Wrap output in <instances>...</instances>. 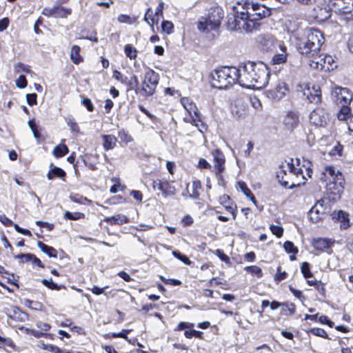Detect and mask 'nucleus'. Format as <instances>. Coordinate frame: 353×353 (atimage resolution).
<instances>
[{
    "instance_id": "nucleus-34",
    "label": "nucleus",
    "mask_w": 353,
    "mask_h": 353,
    "mask_svg": "<svg viewBox=\"0 0 353 353\" xmlns=\"http://www.w3.org/2000/svg\"><path fill=\"white\" fill-rule=\"evenodd\" d=\"M65 175V172L57 167L52 168L47 174V177L49 180L53 179L54 177H62Z\"/></svg>"
},
{
    "instance_id": "nucleus-44",
    "label": "nucleus",
    "mask_w": 353,
    "mask_h": 353,
    "mask_svg": "<svg viewBox=\"0 0 353 353\" xmlns=\"http://www.w3.org/2000/svg\"><path fill=\"white\" fill-rule=\"evenodd\" d=\"M245 270L252 274L257 276L259 278L261 277L263 275L261 269L256 265L248 266L245 268Z\"/></svg>"
},
{
    "instance_id": "nucleus-52",
    "label": "nucleus",
    "mask_w": 353,
    "mask_h": 353,
    "mask_svg": "<svg viewBox=\"0 0 353 353\" xmlns=\"http://www.w3.org/2000/svg\"><path fill=\"white\" fill-rule=\"evenodd\" d=\"M185 101H188V99H187V98L182 99L181 103H182L184 108L188 112L189 116H192V111L194 110H196V106L194 103H188L186 105V104H185Z\"/></svg>"
},
{
    "instance_id": "nucleus-55",
    "label": "nucleus",
    "mask_w": 353,
    "mask_h": 353,
    "mask_svg": "<svg viewBox=\"0 0 353 353\" xmlns=\"http://www.w3.org/2000/svg\"><path fill=\"white\" fill-rule=\"evenodd\" d=\"M15 82L17 87L19 88H24L27 86V80L24 75H20Z\"/></svg>"
},
{
    "instance_id": "nucleus-13",
    "label": "nucleus",
    "mask_w": 353,
    "mask_h": 353,
    "mask_svg": "<svg viewBox=\"0 0 353 353\" xmlns=\"http://www.w3.org/2000/svg\"><path fill=\"white\" fill-rule=\"evenodd\" d=\"M326 207L324 206V201L319 200L310 209L309 212V217L314 223L321 221L326 213Z\"/></svg>"
},
{
    "instance_id": "nucleus-26",
    "label": "nucleus",
    "mask_w": 353,
    "mask_h": 353,
    "mask_svg": "<svg viewBox=\"0 0 353 353\" xmlns=\"http://www.w3.org/2000/svg\"><path fill=\"white\" fill-rule=\"evenodd\" d=\"M340 110L337 113V118L340 121H345L347 123L349 121V117L350 116V108L348 105H342L339 106Z\"/></svg>"
},
{
    "instance_id": "nucleus-8",
    "label": "nucleus",
    "mask_w": 353,
    "mask_h": 353,
    "mask_svg": "<svg viewBox=\"0 0 353 353\" xmlns=\"http://www.w3.org/2000/svg\"><path fill=\"white\" fill-rule=\"evenodd\" d=\"M280 184L287 188L292 189L294 187L299 186L301 183H304V180L301 178L300 175L294 173L290 170L285 169L284 165H281L280 171L276 175Z\"/></svg>"
},
{
    "instance_id": "nucleus-41",
    "label": "nucleus",
    "mask_w": 353,
    "mask_h": 353,
    "mask_svg": "<svg viewBox=\"0 0 353 353\" xmlns=\"http://www.w3.org/2000/svg\"><path fill=\"white\" fill-rule=\"evenodd\" d=\"M309 332L315 336H321V337L325 338V339H329L327 332L322 328H319V327L311 328Z\"/></svg>"
},
{
    "instance_id": "nucleus-28",
    "label": "nucleus",
    "mask_w": 353,
    "mask_h": 353,
    "mask_svg": "<svg viewBox=\"0 0 353 353\" xmlns=\"http://www.w3.org/2000/svg\"><path fill=\"white\" fill-rule=\"evenodd\" d=\"M330 243L329 240L323 238L315 239L312 241L313 247L318 250H324L330 246Z\"/></svg>"
},
{
    "instance_id": "nucleus-1",
    "label": "nucleus",
    "mask_w": 353,
    "mask_h": 353,
    "mask_svg": "<svg viewBox=\"0 0 353 353\" xmlns=\"http://www.w3.org/2000/svg\"><path fill=\"white\" fill-rule=\"evenodd\" d=\"M256 3L245 1L233 6V13L228 16V28L234 31L251 32L258 30L261 23L255 21Z\"/></svg>"
},
{
    "instance_id": "nucleus-31",
    "label": "nucleus",
    "mask_w": 353,
    "mask_h": 353,
    "mask_svg": "<svg viewBox=\"0 0 353 353\" xmlns=\"http://www.w3.org/2000/svg\"><path fill=\"white\" fill-rule=\"evenodd\" d=\"M237 184L239 189L244 193L247 198L250 199L255 205H256V200L251 190L247 187L245 183L243 181H239Z\"/></svg>"
},
{
    "instance_id": "nucleus-9",
    "label": "nucleus",
    "mask_w": 353,
    "mask_h": 353,
    "mask_svg": "<svg viewBox=\"0 0 353 353\" xmlns=\"http://www.w3.org/2000/svg\"><path fill=\"white\" fill-rule=\"evenodd\" d=\"M288 91L287 83L276 78L274 81L272 88L265 91V95L270 99L279 101L283 98Z\"/></svg>"
},
{
    "instance_id": "nucleus-18",
    "label": "nucleus",
    "mask_w": 353,
    "mask_h": 353,
    "mask_svg": "<svg viewBox=\"0 0 353 353\" xmlns=\"http://www.w3.org/2000/svg\"><path fill=\"white\" fill-rule=\"evenodd\" d=\"M190 118H187L186 120L190 121L192 125H195L198 128V130L203 132V129H205V125L203 123L201 119V115L198 110V108H196V110L192 111V115L189 116Z\"/></svg>"
},
{
    "instance_id": "nucleus-36",
    "label": "nucleus",
    "mask_w": 353,
    "mask_h": 353,
    "mask_svg": "<svg viewBox=\"0 0 353 353\" xmlns=\"http://www.w3.org/2000/svg\"><path fill=\"white\" fill-rule=\"evenodd\" d=\"M85 217V214L83 213L79 212H70L66 211L64 213V218L70 220H78L80 219H83Z\"/></svg>"
},
{
    "instance_id": "nucleus-7",
    "label": "nucleus",
    "mask_w": 353,
    "mask_h": 353,
    "mask_svg": "<svg viewBox=\"0 0 353 353\" xmlns=\"http://www.w3.org/2000/svg\"><path fill=\"white\" fill-rule=\"evenodd\" d=\"M159 75L153 70L149 69L144 74L141 82V88L139 93L141 96L148 97L152 96L159 83Z\"/></svg>"
},
{
    "instance_id": "nucleus-10",
    "label": "nucleus",
    "mask_w": 353,
    "mask_h": 353,
    "mask_svg": "<svg viewBox=\"0 0 353 353\" xmlns=\"http://www.w3.org/2000/svg\"><path fill=\"white\" fill-rule=\"evenodd\" d=\"M332 95L335 103L338 106H342V105H348L352 101V94L346 88H334L332 92Z\"/></svg>"
},
{
    "instance_id": "nucleus-3",
    "label": "nucleus",
    "mask_w": 353,
    "mask_h": 353,
    "mask_svg": "<svg viewBox=\"0 0 353 353\" xmlns=\"http://www.w3.org/2000/svg\"><path fill=\"white\" fill-rule=\"evenodd\" d=\"M294 39L298 51L307 57H314L324 43L323 34L313 28L297 31L294 35Z\"/></svg>"
},
{
    "instance_id": "nucleus-42",
    "label": "nucleus",
    "mask_w": 353,
    "mask_h": 353,
    "mask_svg": "<svg viewBox=\"0 0 353 353\" xmlns=\"http://www.w3.org/2000/svg\"><path fill=\"white\" fill-rule=\"evenodd\" d=\"M201 185L200 181H193V183H192L193 191H192V193H191L190 194V197H192L194 199H198L199 196V190L201 188Z\"/></svg>"
},
{
    "instance_id": "nucleus-33",
    "label": "nucleus",
    "mask_w": 353,
    "mask_h": 353,
    "mask_svg": "<svg viewBox=\"0 0 353 353\" xmlns=\"http://www.w3.org/2000/svg\"><path fill=\"white\" fill-rule=\"evenodd\" d=\"M214 167L217 170L219 173H221L224 170L225 158L224 156H214Z\"/></svg>"
},
{
    "instance_id": "nucleus-47",
    "label": "nucleus",
    "mask_w": 353,
    "mask_h": 353,
    "mask_svg": "<svg viewBox=\"0 0 353 353\" xmlns=\"http://www.w3.org/2000/svg\"><path fill=\"white\" fill-rule=\"evenodd\" d=\"M301 269L305 278L309 279L312 277V273L310 270V265L307 262L303 263Z\"/></svg>"
},
{
    "instance_id": "nucleus-15",
    "label": "nucleus",
    "mask_w": 353,
    "mask_h": 353,
    "mask_svg": "<svg viewBox=\"0 0 353 353\" xmlns=\"http://www.w3.org/2000/svg\"><path fill=\"white\" fill-rule=\"evenodd\" d=\"M327 115L321 108L314 110L310 115V123L316 126H323L326 124Z\"/></svg>"
},
{
    "instance_id": "nucleus-64",
    "label": "nucleus",
    "mask_w": 353,
    "mask_h": 353,
    "mask_svg": "<svg viewBox=\"0 0 353 353\" xmlns=\"http://www.w3.org/2000/svg\"><path fill=\"white\" fill-rule=\"evenodd\" d=\"M0 222L5 226H11L13 224L12 221L8 219L5 214H0Z\"/></svg>"
},
{
    "instance_id": "nucleus-5",
    "label": "nucleus",
    "mask_w": 353,
    "mask_h": 353,
    "mask_svg": "<svg viewBox=\"0 0 353 353\" xmlns=\"http://www.w3.org/2000/svg\"><path fill=\"white\" fill-rule=\"evenodd\" d=\"M239 70L235 67L223 66L214 70L211 74L212 87L222 90L239 83Z\"/></svg>"
},
{
    "instance_id": "nucleus-63",
    "label": "nucleus",
    "mask_w": 353,
    "mask_h": 353,
    "mask_svg": "<svg viewBox=\"0 0 353 353\" xmlns=\"http://www.w3.org/2000/svg\"><path fill=\"white\" fill-rule=\"evenodd\" d=\"M128 85L131 89H137L139 85V80L136 75H133L131 77L130 81L128 83Z\"/></svg>"
},
{
    "instance_id": "nucleus-40",
    "label": "nucleus",
    "mask_w": 353,
    "mask_h": 353,
    "mask_svg": "<svg viewBox=\"0 0 353 353\" xmlns=\"http://www.w3.org/2000/svg\"><path fill=\"white\" fill-rule=\"evenodd\" d=\"M68 152L69 150L68 147L63 143H60L54 147L53 150V154H66Z\"/></svg>"
},
{
    "instance_id": "nucleus-12",
    "label": "nucleus",
    "mask_w": 353,
    "mask_h": 353,
    "mask_svg": "<svg viewBox=\"0 0 353 353\" xmlns=\"http://www.w3.org/2000/svg\"><path fill=\"white\" fill-rule=\"evenodd\" d=\"M282 124L283 129L289 132H292L299 124V115L296 111H288L283 117Z\"/></svg>"
},
{
    "instance_id": "nucleus-22",
    "label": "nucleus",
    "mask_w": 353,
    "mask_h": 353,
    "mask_svg": "<svg viewBox=\"0 0 353 353\" xmlns=\"http://www.w3.org/2000/svg\"><path fill=\"white\" fill-rule=\"evenodd\" d=\"M103 221L109 223L112 225H122L123 223H128L130 219L125 215L119 214L111 217H105L104 218Z\"/></svg>"
},
{
    "instance_id": "nucleus-16",
    "label": "nucleus",
    "mask_w": 353,
    "mask_h": 353,
    "mask_svg": "<svg viewBox=\"0 0 353 353\" xmlns=\"http://www.w3.org/2000/svg\"><path fill=\"white\" fill-rule=\"evenodd\" d=\"M303 95L310 103L317 104L321 101V91L319 85L307 86L303 91Z\"/></svg>"
},
{
    "instance_id": "nucleus-20",
    "label": "nucleus",
    "mask_w": 353,
    "mask_h": 353,
    "mask_svg": "<svg viewBox=\"0 0 353 353\" xmlns=\"http://www.w3.org/2000/svg\"><path fill=\"white\" fill-rule=\"evenodd\" d=\"M255 21L259 22V20L264 19L270 15L271 11L269 8L263 5L256 3Z\"/></svg>"
},
{
    "instance_id": "nucleus-50",
    "label": "nucleus",
    "mask_w": 353,
    "mask_h": 353,
    "mask_svg": "<svg viewBox=\"0 0 353 353\" xmlns=\"http://www.w3.org/2000/svg\"><path fill=\"white\" fill-rule=\"evenodd\" d=\"M270 229L276 237H281L283 233V228L280 225H271Z\"/></svg>"
},
{
    "instance_id": "nucleus-54",
    "label": "nucleus",
    "mask_w": 353,
    "mask_h": 353,
    "mask_svg": "<svg viewBox=\"0 0 353 353\" xmlns=\"http://www.w3.org/2000/svg\"><path fill=\"white\" fill-rule=\"evenodd\" d=\"M70 199L75 203L81 204H85L86 203L90 202V201L88 200L87 198L79 196V195L70 196Z\"/></svg>"
},
{
    "instance_id": "nucleus-21",
    "label": "nucleus",
    "mask_w": 353,
    "mask_h": 353,
    "mask_svg": "<svg viewBox=\"0 0 353 353\" xmlns=\"http://www.w3.org/2000/svg\"><path fill=\"white\" fill-rule=\"evenodd\" d=\"M159 190L164 196H172L176 193V188L168 181L158 182Z\"/></svg>"
},
{
    "instance_id": "nucleus-53",
    "label": "nucleus",
    "mask_w": 353,
    "mask_h": 353,
    "mask_svg": "<svg viewBox=\"0 0 353 353\" xmlns=\"http://www.w3.org/2000/svg\"><path fill=\"white\" fill-rule=\"evenodd\" d=\"M41 283L45 286H46L47 288H48L50 290H59L60 289V288L58 286V285L57 283H54L52 281V279L48 281V280H47L46 279H43L41 280Z\"/></svg>"
},
{
    "instance_id": "nucleus-29",
    "label": "nucleus",
    "mask_w": 353,
    "mask_h": 353,
    "mask_svg": "<svg viewBox=\"0 0 353 353\" xmlns=\"http://www.w3.org/2000/svg\"><path fill=\"white\" fill-rule=\"evenodd\" d=\"M103 141V147L105 150L112 149L117 143V138L111 134L103 135L102 137Z\"/></svg>"
},
{
    "instance_id": "nucleus-45",
    "label": "nucleus",
    "mask_w": 353,
    "mask_h": 353,
    "mask_svg": "<svg viewBox=\"0 0 353 353\" xmlns=\"http://www.w3.org/2000/svg\"><path fill=\"white\" fill-rule=\"evenodd\" d=\"M172 254L174 257L177 258L179 260L181 261L186 265H190L192 263V261L187 256L182 254L178 251H172Z\"/></svg>"
},
{
    "instance_id": "nucleus-17",
    "label": "nucleus",
    "mask_w": 353,
    "mask_h": 353,
    "mask_svg": "<svg viewBox=\"0 0 353 353\" xmlns=\"http://www.w3.org/2000/svg\"><path fill=\"white\" fill-rule=\"evenodd\" d=\"M332 219L341 223L340 227L346 229L350 226L349 214L343 210L334 211L332 214Z\"/></svg>"
},
{
    "instance_id": "nucleus-56",
    "label": "nucleus",
    "mask_w": 353,
    "mask_h": 353,
    "mask_svg": "<svg viewBox=\"0 0 353 353\" xmlns=\"http://www.w3.org/2000/svg\"><path fill=\"white\" fill-rule=\"evenodd\" d=\"M160 279L165 284H170L172 285H180L181 284V281L178 279H165L162 276L160 277Z\"/></svg>"
},
{
    "instance_id": "nucleus-43",
    "label": "nucleus",
    "mask_w": 353,
    "mask_h": 353,
    "mask_svg": "<svg viewBox=\"0 0 353 353\" xmlns=\"http://www.w3.org/2000/svg\"><path fill=\"white\" fill-rule=\"evenodd\" d=\"M283 248L288 253L293 254L294 255L298 252V249L294 245L293 243L291 241H285L283 244Z\"/></svg>"
},
{
    "instance_id": "nucleus-24",
    "label": "nucleus",
    "mask_w": 353,
    "mask_h": 353,
    "mask_svg": "<svg viewBox=\"0 0 353 353\" xmlns=\"http://www.w3.org/2000/svg\"><path fill=\"white\" fill-rule=\"evenodd\" d=\"M53 17L54 18H66L72 12L71 9L62 6L53 7Z\"/></svg>"
},
{
    "instance_id": "nucleus-14",
    "label": "nucleus",
    "mask_w": 353,
    "mask_h": 353,
    "mask_svg": "<svg viewBox=\"0 0 353 353\" xmlns=\"http://www.w3.org/2000/svg\"><path fill=\"white\" fill-rule=\"evenodd\" d=\"M301 163V156L296 157L295 158L289 157L285 160V163L282 165L285 166V169L290 170L294 173L298 174L301 176L302 179H305V176L303 175V169L301 168L300 164Z\"/></svg>"
},
{
    "instance_id": "nucleus-48",
    "label": "nucleus",
    "mask_w": 353,
    "mask_h": 353,
    "mask_svg": "<svg viewBox=\"0 0 353 353\" xmlns=\"http://www.w3.org/2000/svg\"><path fill=\"white\" fill-rule=\"evenodd\" d=\"M14 70L17 73H19L20 72V70H21L26 73H30V72H31L29 65H26L21 62L17 63L14 65Z\"/></svg>"
},
{
    "instance_id": "nucleus-61",
    "label": "nucleus",
    "mask_w": 353,
    "mask_h": 353,
    "mask_svg": "<svg viewBox=\"0 0 353 353\" xmlns=\"http://www.w3.org/2000/svg\"><path fill=\"white\" fill-rule=\"evenodd\" d=\"M37 327L40 329L41 332H47L50 329V325L45 322L38 321L37 323Z\"/></svg>"
},
{
    "instance_id": "nucleus-62",
    "label": "nucleus",
    "mask_w": 353,
    "mask_h": 353,
    "mask_svg": "<svg viewBox=\"0 0 353 353\" xmlns=\"http://www.w3.org/2000/svg\"><path fill=\"white\" fill-rule=\"evenodd\" d=\"M28 125H29L30 128L31 129V130L32 131L34 136L35 137H38L39 134L38 132L37 126L35 121L34 120H30L28 121Z\"/></svg>"
},
{
    "instance_id": "nucleus-27",
    "label": "nucleus",
    "mask_w": 353,
    "mask_h": 353,
    "mask_svg": "<svg viewBox=\"0 0 353 353\" xmlns=\"http://www.w3.org/2000/svg\"><path fill=\"white\" fill-rule=\"evenodd\" d=\"M37 246L48 256L54 258L57 257V252L54 248L48 246L41 241L37 242Z\"/></svg>"
},
{
    "instance_id": "nucleus-38",
    "label": "nucleus",
    "mask_w": 353,
    "mask_h": 353,
    "mask_svg": "<svg viewBox=\"0 0 353 353\" xmlns=\"http://www.w3.org/2000/svg\"><path fill=\"white\" fill-rule=\"evenodd\" d=\"M237 105H241V108L240 110H235L234 107H232V112L234 114H236V115L239 117H243L244 114H245V105L243 104V102L241 101V100L240 99H237L236 101H234V106Z\"/></svg>"
},
{
    "instance_id": "nucleus-57",
    "label": "nucleus",
    "mask_w": 353,
    "mask_h": 353,
    "mask_svg": "<svg viewBox=\"0 0 353 353\" xmlns=\"http://www.w3.org/2000/svg\"><path fill=\"white\" fill-rule=\"evenodd\" d=\"M66 122L72 132H78L79 131V126L73 119H68Z\"/></svg>"
},
{
    "instance_id": "nucleus-58",
    "label": "nucleus",
    "mask_w": 353,
    "mask_h": 353,
    "mask_svg": "<svg viewBox=\"0 0 353 353\" xmlns=\"http://www.w3.org/2000/svg\"><path fill=\"white\" fill-rule=\"evenodd\" d=\"M37 94L35 93L27 94L26 101L30 105H32L37 103Z\"/></svg>"
},
{
    "instance_id": "nucleus-2",
    "label": "nucleus",
    "mask_w": 353,
    "mask_h": 353,
    "mask_svg": "<svg viewBox=\"0 0 353 353\" xmlns=\"http://www.w3.org/2000/svg\"><path fill=\"white\" fill-rule=\"evenodd\" d=\"M239 84L245 88L261 89L268 83L270 72L263 62L248 61L240 65Z\"/></svg>"
},
{
    "instance_id": "nucleus-39",
    "label": "nucleus",
    "mask_w": 353,
    "mask_h": 353,
    "mask_svg": "<svg viewBox=\"0 0 353 353\" xmlns=\"http://www.w3.org/2000/svg\"><path fill=\"white\" fill-rule=\"evenodd\" d=\"M38 346L43 350L53 352V353H59V347L54 346L53 345H48L45 344L43 341H39Z\"/></svg>"
},
{
    "instance_id": "nucleus-23",
    "label": "nucleus",
    "mask_w": 353,
    "mask_h": 353,
    "mask_svg": "<svg viewBox=\"0 0 353 353\" xmlns=\"http://www.w3.org/2000/svg\"><path fill=\"white\" fill-rule=\"evenodd\" d=\"M279 46L282 53L276 54L273 57L272 59L273 64H281L285 63L287 61L286 47L281 43H279Z\"/></svg>"
},
{
    "instance_id": "nucleus-11",
    "label": "nucleus",
    "mask_w": 353,
    "mask_h": 353,
    "mask_svg": "<svg viewBox=\"0 0 353 353\" xmlns=\"http://www.w3.org/2000/svg\"><path fill=\"white\" fill-rule=\"evenodd\" d=\"M330 10L336 14H350L353 10L351 0H327Z\"/></svg>"
},
{
    "instance_id": "nucleus-32",
    "label": "nucleus",
    "mask_w": 353,
    "mask_h": 353,
    "mask_svg": "<svg viewBox=\"0 0 353 353\" xmlns=\"http://www.w3.org/2000/svg\"><path fill=\"white\" fill-rule=\"evenodd\" d=\"M323 71L325 72L332 70L336 67L334 59L330 55L325 54L323 56Z\"/></svg>"
},
{
    "instance_id": "nucleus-6",
    "label": "nucleus",
    "mask_w": 353,
    "mask_h": 353,
    "mask_svg": "<svg viewBox=\"0 0 353 353\" xmlns=\"http://www.w3.org/2000/svg\"><path fill=\"white\" fill-rule=\"evenodd\" d=\"M224 17L223 9L219 6L212 8L205 17H201L198 22V29L203 32H209L219 29Z\"/></svg>"
},
{
    "instance_id": "nucleus-46",
    "label": "nucleus",
    "mask_w": 353,
    "mask_h": 353,
    "mask_svg": "<svg viewBox=\"0 0 353 353\" xmlns=\"http://www.w3.org/2000/svg\"><path fill=\"white\" fill-rule=\"evenodd\" d=\"M161 28L164 32L171 34L173 31L174 25L170 21H163L161 23Z\"/></svg>"
},
{
    "instance_id": "nucleus-4",
    "label": "nucleus",
    "mask_w": 353,
    "mask_h": 353,
    "mask_svg": "<svg viewBox=\"0 0 353 353\" xmlns=\"http://www.w3.org/2000/svg\"><path fill=\"white\" fill-rule=\"evenodd\" d=\"M321 180L326 183V193L330 200H339L344 190V179L341 172L333 166H326L321 173Z\"/></svg>"
},
{
    "instance_id": "nucleus-59",
    "label": "nucleus",
    "mask_w": 353,
    "mask_h": 353,
    "mask_svg": "<svg viewBox=\"0 0 353 353\" xmlns=\"http://www.w3.org/2000/svg\"><path fill=\"white\" fill-rule=\"evenodd\" d=\"M194 326L192 323L180 322L177 325V327L174 330H183L185 329H189Z\"/></svg>"
},
{
    "instance_id": "nucleus-35",
    "label": "nucleus",
    "mask_w": 353,
    "mask_h": 353,
    "mask_svg": "<svg viewBox=\"0 0 353 353\" xmlns=\"http://www.w3.org/2000/svg\"><path fill=\"white\" fill-rule=\"evenodd\" d=\"M301 163L302 166L301 167V168L303 169V175H304V172H305L306 174H307L308 176H310L312 166L311 161L307 159H305L304 156H301Z\"/></svg>"
},
{
    "instance_id": "nucleus-51",
    "label": "nucleus",
    "mask_w": 353,
    "mask_h": 353,
    "mask_svg": "<svg viewBox=\"0 0 353 353\" xmlns=\"http://www.w3.org/2000/svg\"><path fill=\"white\" fill-rule=\"evenodd\" d=\"M117 19L120 23L128 24H132L135 21L134 18H131L129 15L127 14H120L118 16Z\"/></svg>"
},
{
    "instance_id": "nucleus-37",
    "label": "nucleus",
    "mask_w": 353,
    "mask_h": 353,
    "mask_svg": "<svg viewBox=\"0 0 353 353\" xmlns=\"http://www.w3.org/2000/svg\"><path fill=\"white\" fill-rule=\"evenodd\" d=\"M126 56L130 59H134L137 57V50L130 44H127L124 48Z\"/></svg>"
},
{
    "instance_id": "nucleus-30",
    "label": "nucleus",
    "mask_w": 353,
    "mask_h": 353,
    "mask_svg": "<svg viewBox=\"0 0 353 353\" xmlns=\"http://www.w3.org/2000/svg\"><path fill=\"white\" fill-rule=\"evenodd\" d=\"M79 52L80 47L79 46L74 45L71 48L70 59L74 64H78L83 60Z\"/></svg>"
},
{
    "instance_id": "nucleus-49",
    "label": "nucleus",
    "mask_w": 353,
    "mask_h": 353,
    "mask_svg": "<svg viewBox=\"0 0 353 353\" xmlns=\"http://www.w3.org/2000/svg\"><path fill=\"white\" fill-rule=\"evenodd\" d=\"M343 146L339 143L335 142L332 149L327 152L328 154H341Z\"/></svg>"
},
{
    "instance_id": "nucleus-25",
    "label": "nucleus",
    "mask_w": 353,
    "mask_h": 353,
    "mask_svg": "<svg viewBox=\"0 0 353 353\" xmlns=\"http://www.w3.org/2000/svg\"><path fill=\"white\" fill-rule=\"evenodd\" d=\"M155 15L153 16V12L151 8L147 9L144 16V20L150 26L152 31H154V25L158 23V18H155Z\"/></svg>"
},
{
    "instance_id": "nucleus-60",
    "label": "nucleus",
    "mask_w": 353,
    "mask_h": 353,
    "mask_svg": "<svg viewBox=\"0 0 353 353\" xmlns=\"http://www.w3.org/2000/svg\"><path fill=\"white\" fill-rule=\"evenodd\" d=\"M82 104L87 108V110L90 112L93 111L94 105L91 101V100L88 98L83 99L81 101Z\"/></svg>"
},
{
    "instance_id": "nucleus-19",
    "label": "nucleus",
    "mask_w": 353,
    "mask_h": 353,
    "mask_svg": "<svg viewBox=\"0 0 353 353\" xmlns=\"http://www.w3.org/2000/svg\"><path fill=\"white\" fill-rule=\"evenodd\" d=\"M325 54H319V52L314 57H307L310 59V65L312 68L323 70V62Z\"/></svg>"
}]
</instances>
